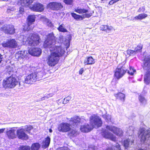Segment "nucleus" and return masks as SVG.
<instances>
[{
    "instance_id": "f257e3e1",
    "label": "nucleus",
    "mask_w": 150,
    "mask_h": 150,
    "mask_svg": "<svg viewBox=\"0 0 150 150\" xmlns=\"http://www.w3.org/2000/svg\"><path fill=\"white\" fill-rule=\"evenodd\" d=\"M56 39L53 33L48 34L45 41L43 47L50 48V53L46 57L47 64L50 66L53 67L59 62L60 57L62 56L65 51L61 46L55 45Z\"/></svg>"
},
{
    "instance_id": "f03ea898",
    "label": "nucleus",
    "mask_w": 150,
    "mask_h": 150,
    "mask_svg": "<svg viewBox=\"0 0 150 150\" xmlns=\"http://www.w3.org/2000/svg\"><path fill=\"white\" fill-rule=\"evenodd\" d=\"M90 119L91 125L88 124L82 125L80 128L82 132H87L91 131L94 127L98 128L102 125L101 119L97 115H93L90 117Z\"/></svg>"
},
{
    "instance_id": "7ed1b4c3",
    "label": "nucleus",
    "mask_w": 150,
    "mask_h": 150,
    "mask_svg": "<svg viewBox=\"0 0 150 150\" xmlns=\"http://www.w3.org/2000/svg\"><path fill=\"white\" fill-rule=\"evenodd\" d=\"M81 120V119L78 116H75L71 118L69 123L70 124L67 123H62L59 125L58 127V130L63 132H67L71 129V125H77Z\"/></svg>"
},
{
    "instance_id": "20e7f679",
    "label": "nucleus",
    "mask_w": 150,
    "mask_h": 150,
    "mask_svg": "<svg viewBox=\"0 0 150 150\" xmlns=\"http://www.w3.org/2000/svg\"><path fill=\"white\" fill-rule=\"evenodd\" d=\"M142 67L144 70L146 71L144 77V82L148 84L150 82V55L145 57Z\"/></svg>"
},
{
    "instance_id": "39448f33",
    "label": "nucleus",
    "mask_w": 150,
    "mask_h": 150,
    "mask_svg": "<svg viewBox=\"0 0 150 150\" xmlns=\"http://www.w3.org/2000/svg\"><path fill=\"white\" fill-rule=\"evenodd\" d=\"M23 38V44H25L27 42L30 46H35L37 45L39 43L40 38L37 34H34L30 37L26 38L25 36H21Z\"/></svg>"
},
{
    "instance_id": "423d86ee",
    "label": "nucleus",
    "mask_w": 150,
    "mask_h": 150,
    "mask_svg": "<svg viewBox=\"0 0 150 150\" xmlns=\"http://www.w3.org/2000/svg\"><path fill=\"white\" fill-rule=\"evenodd\" d=\"M18 83L16 76L14 75H12L4 80L3 86L5 88H12L15 87Z\"/></svg>"
},
{
    "instance_id": "0eeeda50",
    "label": "nucleus",
    "mask_w": 150,
    "mask_h": 150,
    "mask_svg": "<svg viewBox=\"0 0 150 150\" xmlns=\"http://www.w3.org/2000/svg\"><path fill=\"white\" fill-rule=\"evenodd\" d=\"M2 46L5 48H14L17 47V43L15 40L13 39H8L1 43Z\"/></svg>"
},
{
    "instance_id": "6e6552de",
    "label": "nucleus",
    "mask_w": 150,
    "mask_h": 150,
    "mask_svg": "<svg viewBox=\"0 0 150 150\" xmlns=\"http://www.w3.org/2000/svg\"><path fill=\"white\" fill-rule=\"evenodd\" d=\"M140 134L139 136L141 138L142 142H144L150 137V129L147 130L144 128H141L139 130Z\"/></svg>"
},
{
    "instance_id": "1a4fd4ad",
    "label": "nucleus",
    "mask_w": 150,
    "mask_h": 150,
    "mask_svg": "<svg viewBox=\"0 0 150 150\" xmlns=\"http://www.w3.org/2000/svg\"><path fill=\"white\" fill-rule=\"evenodd\" d=\"M106 128L108 130L112 132L118 136H122L123 134L122 129L113 125H107Z\"/></svg>"
},
{
    "instance_id": "9d476101",
    "label": "nucleus",
    "mask_w": 150,
    "mask_h": 150,
    "mask_svg": "<svg viewBox=\"0 0 150 150\" xmlns=\"http://www.w3.org/2000/svg\"><path fill=\"white\" fill-rule=\"evenodd\" d=\"M1 29L6 33L12 34L15 33V29L13 25L9 24L4 25Z\"/></svg>"
},
{
    "instance_id": "9b49d317",
    "label": "nucleus",
    "mask_w": 150,
    "mask_h": 150,
    "mask_svg": "<svg viewBox=\"0 0 150 150\" xmlns=\"http://www.w3.org/2000/svg\"><path fill=\"white\" fill-rule=\"evenodd\" d=\"M127 70L123 67H117L116 69L115 73V76L118 79L122 77L126 72Z\"/></svg>"
},
{
    "instance_id": "f8f14e48",
    "label": "nucleus",
    "mask_w": 150,
    "mask_h": 150,
    "mask_svg": "<svg viewBox=\"0 0 150 150\" xmlns=\"http://www.w3.org/2000/svg\"><path fill=\"white\" fill-rule=\"evenodd\" d=\"M48 8L55 10H61L63 7L61 3L57 2H53L49 3L47 5Z\"/></svg>"
},
{
    "instance_id": "ddd939ff",
    "label": "nucleus",
    "mask_w": 150,
    "mask_h": 150,
    "mask_svg": "<svg viewBox=\"0 0 150 150\" xmlns=\"http://www.w3.org/2000/svg\"><path fill=\"white\" fill-rule=\"evenodd\" d=\"M37 80V75L35 73L31 74L28 75L25 80V83L28 84H32Z\"/></svg>"
},
{
    "instance_id": "4468645a",
    "label": "nucleus",
    "mask_w": 150,
    "mask_h": 150,
    "mask_svg": "<svg viewBox=\"0 0 150 150\" xmlns=\"http://www.w3.org/2000/svg\"><path fill=\"white\" fill-rule=\"evenodd\" d=\"M30 8L33 11L41 12L44 10V7L42 4L36 3L33 5H32L30 7Z\"/></svg>"
},
{
    "instance_id": "2eb2a0df",
    "label": "nucleus",
    "mask_w": 150,
    "mask_h": 150,
    "mask_svg": "<svg viewBox=\"0 0 150 150\" xmlns=\"http://www.w3.org/2000/svg\"><path fill=\"white\" fill-rule=\"evenodd\" d=\"M101 134L102 136L105 138L110 139L113 141H116V137L106 130H104L102 132Z\"/></svg>"
},
{
    "instance_id": "dca6fc26",
    "label": "nucleus",
    "mask_w": 150,
    "mask_h": 150,
    "mask_svg": "<svg viewBox=\"0 0 150 150\" xmlns=\"http://www.w3.org/2000/svg\"><path fill=\"white\" fill-rule=\"evenodd\" d=\"M28 52L30 54L33 56H39L41 54L42 51L40 48L33 47L29 50Z\"/></svg>"
},
{
    "instance_id": "f3484780",
    "label": "nucleus",
    "mask_w": 150,
    "mask_h": 150,
    "mask_svg": "<svg viewBox=\"0 0 150 150\" xmlns=\"http://www.w3.org/2000/svg\"><path fill=\"white\" fill-rule=\"evenodd\" d=\"M24 129L21 128L17 130L16 133L18 137L20 139H28V136L25 132Z\"/></svg>"
},
{
    "instance_id": "a211bd4d",
    "label": "nucleus",
    "mask_w": 150,
    "mask_h": 150,
    "mask_svg": "<svg viewBox=\"0 0 150 150\" xmlns=\"http://www.w3.org/2000/svg\"><path fill=\"white\" fill-rule=\"evenodd\" d=\"M33 1V0H18V4L23 6L28 7L30 8Z\"/></svg>"
},
{
    "instance_id": "6ab92c4d",
    "label": "nucleus",
    "mask_w": 150,
    "mask_h": 150,
    "mask_svg": "<svg viewBox=\"0 0 150 150\" xmlns=\"http://www.w3.org/2000/svg\"><path fill=\"white\" fill-rule=\"evenodd\" d=\"M27 51H21L17 52L15 55V58L18 60L20 59L23 58H25L27 54Z\"/></svg>"
},
{
    "instance_id": "aec40b11",
    "label": "nucleus",
    "mask_w": 150,
    "mask_h": 150,
    "mask_svg": "<svg viewBox=\"0 0 150 150\" xmlns=\"http://www.w3.org/2000/svg\"><path fill=\"white\" fill-rule=\"evenodd\" d=\"M6 134L8 138L10 139H14L16 137V130L14 129H11L7 130L6 132Z\"/></svg>"
},
{
    "instance_id": "412c9836",
    "label": "nucleus",
    "mask_w": 150,
    "mask_h": 150,
    "mask_svg": "<svg viewBox=\"0 0 150 150\" xmlns=\"http://www.w3.org/2000/svg\"><path fill=\"white\" fill-rule=\"evenodd\" d=\"M35 16L34 15H31L29 16L28 17V28H27V30H31L32 28H31L30 27V25L32 24V23L34 22L35 21Z\"/></svg>"
},
{
    "instance_id": "4be33fe9",
    "label": "nucleus",
    "mask_w": 150,
    "mask_h": 150,
    "mask_svg": "<svg viewBox=\"0 0 150 150\" xmlns=\"http://www.w3.org/2000/svg\"><path fill=\"white\" fill-rule=\"evenodd\" d=\"M50 138L49 137H47L45 140L43 141L42 143V147L44 148L47 147L50 144Z\"/></svg>"
},
{
    "instance_id": "5701e85b",
    "label": "nucleus",
    "mask_w": 150,
    "mask_h": 150,
    "mask_svg": "<svg viewBox=\"0 0 150 150\" xmlns=\"http://www.w3.org/2000/svg\"><path fill=\"white\" fill-rule=\"evenodd\" d=\"M94 63V59L91 57H88L87 59L85 60L84 62V64L86 65L92 64Z\"/></svg>"
},
{
    "instance_id": "b1692460",
    "label": "nucleus",
    "mask_w": 150,
    "mask_h": 150,
    "mask_svg": "<svg viewBox=\"0 0 150 150\" xmlns=\"http://www.w3.org/2000/svg\"><path fill=\"white\" fill-rule=\"evenodd\" d=\"M60 42L63 43L64 45L69 46V42L68 40L66 38L63 36H60L59 37Z\"/></svg>"
},
{
    "instance_id": "393cba45",
    "label": "nucleus",
    "mask_w": 150,
    "mask_h": 150,
    "mask_svg": "<svg viewBox=\"0 0 150 150\" xmlns=\"http://www.w3.org/2000/svg\"><path fill=\"white\" fill-rule=\"evenodd\" d=\"M131 137L130 138H128L124 141V146L126 147H128L129 145L132 144L134 142V140L133 139L131 140Z\"/></svg>"
},
{
    "instance_id": "a878e982",
    "label": "nucleus",
    "mask_w": 150,
    "mask_h": 150,
    "mask_svg": "<svg viewBox=\"0 0 150 150\" xmlns=\"http://www.w3.org/2000/svg\"><path fill=\"white\" fill-rule=\"evenodd\" d=\"M114 96L117 97L118 98L120 99L122 101H124L125 100V96L124 94L121 93H119L117 94H115Z\"/></svg>"
},
{
    "instance_id": "bb28decb",
    "label": "nucleus",
    "mask_w": 150,
    "mask_h": 150,
    "mask_svg": "<svg viewBox=\"0 0 150 150\" xmlns=\"http://www.w3.org/2000/svg\"><path fill=\"white\" fill-rule=\"evenodd\" d=\"M139 99L141 105H144L146 103L147 100L143 96H139Z\"/></svg>"
},
{
    "instance_id": "cd10ccee",
    "label": "nucleus",
    "mask_w": 150,
    "mask_h": 150,
    "mask_svg": "<svg viewBox=\"0 0 150 150\" xmlns=\"http://www.w3.org/2000/svg\"><path fill=\"white\" fill-rule=\"evenodd\" d=\"M147 16V14L146 13H141L135 16V18L137 20H141L145 18Z\"/></svg>"
},
{
    "instance_id": "c85d7f7f",
    "label": "nucleus",
    "mask_w": 150,
    "mask_h": 150,
    "mask_svg": "<svg viewBox=\"0 0 150 150\" xmlns=\"http://www.w3.org/2000/svg\"><path fill=\"white\" fill-rule=\"evenodd\" d=\"M100 28V30L104 31L106 30H110L112 29V27L111 26L103 25H101Z\"/></svg>"
},
{
    "instance_id": "c756f323",
    "label": "nucleus",
    "mask_w": 150,
    "mask_h": 150,
    "mask_svg": "<svg viewBox=\"0 0 150 150\" xmlns=\"http://www.w3.org/2000/svg\"><path fill=\"white\" fill-rule=\"evenodd\" d=\"M37 75V80H40L44 76L43 71H41L40 72L36 73L35 72Z\"/></svg>"
},
{
    "instance_id": "7c9ffc66",
    "label": "nucleus",
    "mask_w": 150,
    "mask_h": 150,
    "mask_svg": "<svg viewBox=\"0 0 150 150\" xmlns=\"http://www.w3.org/2000/svg\"><path fill=\"white\" fill-rule=\"evenodd\" d=\"M57 29L59 31L62 32H67V30L64 27V24L60 25L59 27Z\"/></svg>"
},
{
    "instance_id": "2f4dec72",
    "label": "nucleus",
    "mask_w": 150,
    "mask_h": 150,
    "mask_svg": "<svg viewBox=\"0 0 150 150\" xmlns=\"http://www.w3.org/2000/svg\"><path fill=\"white\" fill-rule=\"evenodd\" d=\"M75 11L79 13H87L88 10L83 8H77L75 9Z\"/></svg>"
},
{
    "instance_id": "473e14b6",
    "label": "nucleus",
    "mask_w": 150,
    "mask_h": 150,
    "mask_svg": "<svg viewBox=\"0 0 150 150\" xmlns=\"http://www.w3.org/2000/svg\"><path fill=\"white\" fill-rule=\"evenodd\" d=\"M40 147V145L38 143L33 144L31 146L32 150H38Z\"/></svg>"
},
{
    "instance_id": "72a5a7b5",
    "label": "nucleus",
    "mask_w": 150,
    "mask_h": 150,
    "mask_svg": "<svg viewBox=\"0 0 150 150\" xmlns=\"http://www.w3.org/2000/svg\"><path fill=\"white\" fill-rule=\"evenodd\" d=\"M120 149L119 144L118 143H117L115 146H112L111 148H109L106 150H120Z\"/></svg>"
},
{
    "instance_id": "f704fd0d",
    "label": "nucleus",
    "mask_w": 150,
    "mask_h": 150,
    "mask_svg": "<svg viewBox=\"0 0 150 150\" xmlns=\"http://www.w3.org/2000/svg\"><path fill=\"white\" fill-rule=\"evenodd\" d=\"M143 47L142 44L140 43L138 44L137 46L134 49V50L136 53L137 52H141Z\"/></svg>"
},
{
    "instance_id": "c9c22d12",
    "label": "nucleus",
    "mask_w": 150,
    "mask_h": 150,
    "mask_svg": "<svg viewBox=\"0 0 150 150\" xmlns=\"http://www.w3.org/2000/svg\"><path fill=\"white\" fill-rule=\"evenodd\" d=\"M136 72V70L133 68L130 67L129 70L127 71V73L130 75H133Z\"/></svg>"
},
{
    "instance_id": "e433bc0d",
    "label": "nucleus",
    "mask_w": 150,
    "mask_h": 150,
    "mask_svg": "<svg viewBox=\"0 0 150 150\" xmlns=\"http://www.w3.org/2000/svg\"><path fill=\"white\" fill-rule=\"evenodd\" d=\"M33 127L30 125H26L25 127V128L24 129L25 131H26L28 133H30V131L33 129Z\"/></svg>"
},
{
    "instance_id": "4c0bfd02",
    "label": "nucleus",
    "mask_w": 150,
    "mask_h": 150,
    "mask_svg": "<svg viewBox=\"0 0 150 150\" xmlns=\"http://www.w3.org/2000/svg\"><path fill=\"white\" fill-rule=\"evenodd\" d=\"M103 117L108 122H109L110 121L111 118V115H103Z\"/></svg>"
},
{
    "instance_id": "58836bf2",
    "label": "nucleus",
    "mask_w": 150,
    "mask_h": 150,
    "mask_svg": "<svg viewBox=\"0 0 150 150\" xmlns=\"http://www.w3.org/2000/svg\"><path fill=\"white\" fill-rule=\"evenodd\" d=\"M71 15L74 18L77 20H79L80 18H82V17L80 15H77L74 13H71Z\"/></svg>"
},
{
    "instance_id": "ea45409f",
    "label": "nucleus",
    "mask_w": 150,
    "mask_h": 150,
    "mask_svg": "<svg viewBox=\"0 0 150 150\" xmlns=\"http://www.w3.org/2000/svg\"><path fill=\"white\" fill-rule=\"evenodd\" d=\"M30 147L28 146H22L20 147L18 150H30Z\"/></svg>"
},
{
    "instance_id": "a19ab883",
    "label": "nucleus",
    "mask_w": 150,
    "mask_h": 150,
    "mask_svg": "<svg viewBox=\"0 0 150 150\" xmlns=\"http://www.w3.org/2000/svg\"><path fill=\"white\" fill-rule=\"evenodd\" d=\"M71 97L70 96H68L64 99L63 103L64 104H66L71 99Z\"/></svg>"
},
{
    "instance_id": "79ce46f5",
    "label": "nucleus",
    "mask_w": 150,
    "mask_h": 150,
    "mask_svg": "<svg viewBox=\"0 0 150 150\" xmlns=\"http://www.w3.org/2000/svg\"><path fill=\"white\" fill-rule=\"evenodd\" d=\"M127 53L130 55H134L136 54L135 50L133 51L131 50H128L127 51Z\"/></svg>"
},
{
    "instance_id": "37998d69",
    "label": "nucleus",
    "mask_w": 150,
    "mask_h": 150,
    "mask_svg": "<svg viewBox=\"0 0 150 150\" xmlns=\"http://www.w3.org/2000/svg\"><path fill=\"white\" fill-rule=\"evenodd\" d=\"M129 128H130V130H128L127 131V132L129 133H131L130 135H131L133 133V128L132 127L130 126L129 127ZM130 134H129V135H130Z\"/></svg>"
},
{
    "instance_id": "c03bdc74",
    "label": "nucleus",
    "mask_w": 150,
    "mask_h": 150,
    "mask_svg": "<svg viewBox=\"0 0 150 150\" xmlns=\"http://www.w3.org/2000/svg\"><path fill=\"white\" fill-rule=\"evenodd\" d=\"M73 0H64V2L66 4H71L73 2Z\"/></svg>"
},
{
    "instance_id": "a18cd8bd",
    "label": "nucleus",
    "mask_w": 150,
    "mask_h": 150,
    "mask_svg": "<svg viewBox=\"0 0 150 150\" xmlns=\"http://www.w3.org/2000/svg\"><path fill=\"white\" fill-rule=\"evenodd\" d=\"M56 150H70L67 147H60L57 149Z\"/></svg>"
},
{
    "instance_id": "49530a36",
    "label": "nucleus",
    "mask_w": 150,
    "mask_h": 150,
    "mask_svg": "<svg viewBox=\"0 0 150 150\" xmlns=\"http://www.w3.org/2000/svg\"><path fill=\"white\" fill-rule=\"evenodd\" d=\"M77 132L75 130H72L70 134L72 136H75L76 135Z\"/></svg>"
},
{
    "instance_id": "de8ad7c7",
    "label": "nucleus",
    "mask_w": 150,
    "mask_h": 150,
    "mask_svg": "<svg viewBox=\"0 0 150 150\" xmlns=\"http://www.w3.org/2000/svg\"><path fill=\"white\" fill-rule=\"evenodd\" d=\"M92 15L91 13H89L88 14H86L83 15V18H89Z\"/></svg>"
},
{
    "instance_id": "09e8293b",
    "label": "nucleus",
    "mask_w": 150,
    "mask_h": 150,
    "mask_svg": "<svg viewBox=\"0 0 150 150\" xmlns=\"http://www.w3.org/2000/svg\"><path fill=\"white\" fill-rule=\"evenodd\" d=\"M119 0H112L110 1L109 2V4L110 5H112L114 3L117 2Z\"/></svg>"
},
{
    "instance_id": "8fccbe9b",
    "label": "nucleus",
    "mask_w": 150,
    "mask_h": 150,
    "mask_svg": "<svg viewBox=\"0 0 150 150\" xmlns=\"http://www.w3.org/2000/svg\"><path fill=\"white\" fill-rule=\"evenodd\" d=\"M46 21L48 23V25L49 26H51L52 25L51 22L50 21H49V20L48 19H46Z\"/></svg>"
},
{
    "instance_id": "3c124183",
    "label": "nucleus",
    "mask_w": 150,
    "mask_h": 150,
    "mask_svg": "<svg viewBox=\"0 0 150 150\" xmlns=\"http://www.w3.org/2000/svg\"><path fill=\"white\" fill-rule=\"evenodd\" d=\"M24 9L23 8L21 7L20 8L19 12L20 13H22L24 11Z\"/></svg>"
},
{
    "instance_id": "603ef678",
    "label": "nucleus",
    "mask_w": 150,
    "mask_h": 150,
    "mask_svg": "<svg viewBox=\"0 0 150 150\" xmlns=\"http://www.w3.org/2000/svg\"><path fill=\"white\" fill-rule=\"evenodd\" d=\"M5 129V128L0 129V134L3 133Z\"/></svg>"
},
{
    "instance_id": "864d4df0",
    "label": "nucleus",
    "mask_w": 150,
    "mask_h": 150,
    "mask_svg": "<svg viewBox=\"0 0 150 150\" xmlns=\"http://www.w3.org/2000/svg\"><path fill=\"white\" fill-rule=\"evenodd\" d=\"M83 71V70L82 69H81L79 71V74H81Z\"/></svg>"
},
{
    "instance_id": "5fc2aeb1",
    "label": "nucleus",
    "mask_w": 150,
    "mask_h": 150,
    "mask_svg": "<svg viewBox=\"0 0 150 150\" xmlns=\"http://www.w3.org/2000/svg\"><path fill=\"white\" fill-rule=\"evenodd\" d=\"M52 96V94H50L49 95H48L46 97H45V98L46 97L47 98H49V97L50 96L51 97Z\"/></svg>"
},
{
    "instance_id": "6e6d98bb",
    "label": "nucleus",
    "mask_w": 150,
    "mask_h": 150,
    "mask_svg": "<svg viewBox=\"0 0 150 150\" xmlns=\"http://www.w3.org/2000/svg\"><path fill=\"white\" fill-rule=\"evenodd\" d=\"M2 58L3 57L2 55L0 54V63L2 61Z\"/></svg>"
},
{
    "instance_id": "4d7b16f0",
    "label": "nucleus",
    "mask_w": 150,
    "mask_h": 150,
    "mask_svg": "<svg viewBox=\"0 0 150 150\" xmlns=\"http://www.w3.org/2000/svg\"><path fill=\"white\" fill-rule=\"evenodd\" d=\"M130 20L134 21L137 20L136 19V18H135V17H132L131 19Z\"/></svg>"
},
{
    "instance_id": "13d9d810",
    "label": "nucleus",
    "mask_w": 150,
    "mask_h": 150,
    "mask_svg": "<svg viewBox=\"0 0 150 150\" xmlns=\"http://www.w3.org/2000/svg\"><path fill=\"white\" fill-rule=\"evenodd\" d=\"M4 95L3 93H0V97L4 96Z\"/></svg>"
},
{
    "instance_id": "bf43d9fd",
    "label": "nucleus",
    "mask_w": 150,
    "mask_h": 150,
    "mask_svg": "<svg viewBox=\"0 0 150 150\" xmlns=\"http://www.w3.org/2000/svg\"><path fill=\"white\" fill-rule=\"evenodd\" d=\"M141 8V9H142V11H143L145 10L144 8V7H142Z\"/></svg>"
},
{
    "instance_id": "052dcab7",
    "label": "nucleus",
    "mask_w": 150,
    "mask_h": 150,
    "mask_svg": "<svg viewBox=\"0 0 150 150\" xmlns=\"http://www.w3.org/2000/svg\"><path fill=\"white\" fill-rule=\"evenodd\" d=\"M142 11V9H141V8H140L139 9L138 11L139 12H141Z\"/></svg>"
},
{
    "instance_id": "680f3d73",
    "label": "nucleus",
    "mask_w": 150,
    "mask_h": 150,
    "mask_svg": "<svg viewBox=\"0 0 150 150\" xmlns=\"http://www.w3.org/2000/svg\"><path fill=\"white\" fill-rule=\"evenodd\" d=\"M93 150H97V148L95 146H93Z\"/></svg>"
},
{
    "instance_id": "e2e57ef3",
    "label": "nucleus",
    "mask_w": 150,
    "mask_h": 150,
    "mask_svg": "<svg viewBox=\"0 0 150 150\" xmlns=\"http://www.w3.org/2000/svg\"><path fill=\"white\" fill-rule=\"evenodd\" d=\"M49 132H52V130L51 129H50L49 130Z\"/></svg>"
},
{
    "instance_id": "0e129e2a",
    "label": "nucleus",
    "mask_w": 150,
    "mask_h": 150,
    "mask_svg": "<svg viewBox=\"0 0 150 150\" xmlns=\"http://www.w3.org/2000/svg\"><path fill=\"white\" fill-rule=\"evenodd\" d=\"M138 150H145V149H138Z\"/></svg>"
},
{
    "instance_id": "69168bd1",
    "label": "nucleus",
    "mask_w": 150,
    "mask_h": 150,
    "mask_svg": "<svg viewBox=\"0 0 150 150\" xmlns=\"http://www.w3.org/2000/svg\"><path fill=\"white\" fill-rule=\"evenodd\" d=\"M19 85H21V83L20 82H19Z\"/></svg>"
},
{
    "instance_id": "338daca9",
    "label": "nucleus",
    "mask_w": 150,
    "mask_h": 150,
    "mask_svg": "<svg viewBox=\"0 0 150 150\" xmlns=\"http://www.w3.org/2000/svg\"><path fill=\"white\" fill-rule=\"evenodd\" d=\"M10 10H8L7 11H10Z\"/></svg>"
},
{
    "instance_id": "774afa93",
    "label": "nucleus",
    "mask_w": 150,
    "mask_h": 150,
    "mask_svg": "<svg viewBox=\"0 0 150 150\" xmlns=\"http://www.w3.org/2000/svg\"><path fill=\"white\" fill-rule=\"evenodd\" d=\"M104 0H101V1H104Z\"/></svg>"
}]
</instances>
